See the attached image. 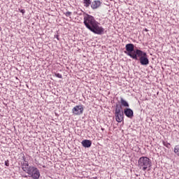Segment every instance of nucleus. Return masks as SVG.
I'll list each match as a JSON object with an SVG mask.
<instances>
[{
	"mask_svg": "<svg viewBox=\"0 0 179 179\" xmlns=\"http://www.w3.org/2000/svg\"><path fill=\"white\" fill-rule=\"evenodd\" d=\"M84 24L87 29L95 34H101L104 31V29L97 24V22H96V20L92 15L86 14L84 16Z\"/></svg>",
	"mask_w": 179,
	"mask_h": 179,
	"instance_id": "nucleus-1",
	"label": "nucleus"
},
{
	"mask_svg": "<svg viewBox=\"0 0 179 179\" xmlns=\"http://www.w3.org/2000/svg\"><path fill=\"white\" fill-rule=\"evenodd\" d=\"M24 162L22 164V169L24 173L31 177L33 179L40 178V171L36 167L29 165V162L26 161V158L23 157Z\"/></svg>",
	"mask_w": 179,
	"mask_h": 179,
	"instance_id": "nucleus-2",
	"label": "nucleus"
},
{
	"mask_svg": "<svg viewBox=\"0 0 179 179\" xmlns=\"http://www.w3.org/2000/svg\"><path fill=\"white\" fill-rule=\"evenodd\" d=\"M126 51L124 54L132 58L133 59L138 60V55L136 54V50L135 51V45L132 43H129L125 45Z\"/></svg>",
	"mask_w": 179,
	"mask_h": 179,
	"instance_id": "nucleus-3",
	"label": "nucleus"
},
{
	"mask_svg": "<svg viewBox=\"0 0 179 179\" xmlns=\"http://www.w3.org/2000/svg\"><path fill=\"white\" fill-rule=\"evenodd\" d=\"M138 166L139 169H142L143 171H146L148 167H150V159L148 157H141L138 159Z\"/></svg>",
	"mask_w": 179,
	"mask_h": 179,
	"instance_id": "nucleus-4",
	"label": "nucleus"
},
{
	"mask_svg": "<svg viewBox=\"0 0 179 179\" xmlns=\"http://www.w3.org/2000/svg\"><path fill=\"white\" fill-rule=\"evenodd\" d=\"M136 52L137 54V59L138 57L141 65H149V59L148 58V54H146V52L139 49L136 50Z\"/></svg>",
	"mask_w": 179,
	"mask_h": 179,
	"instance_id": "nucleus-5",
	"label": "nucleus"
},
{
	"mask_svg": "<svg viewBox=\"0 0 179 179\" xmlns=\"http://www.w3.org/2000/svg\"><path fill=\"white\" fill-rule=\"evenodd\" d=\"M115 117L117 122H122L124 121V112L121 110V108L117 107L115 108Z\"/></svg>",
	"mask_w": 179,
	"mask_h": 179,
	"instance_id": "nucleus-6",
	"label": "nucleus"
},
{
	"mask_svg": "<svg viewBox=\"0 0 179 179\" xmlns=\"http://www.w3.org/2000/svg\"><path fill=\"white\" fill-rule=\"evenodd\" d=\"M83 105H78L76 106L73 109H72V113L73 115H80V114H83Z\"/></svg>",
	"mask_w": 179,
	"mask_h": 179,
	"instance_id": "nucleus-7",
	"label": "nucleus"
},
{
	"mask_svg": "<svg viewBox=\"0 0 179 179\" xmlns=\"http://www.w3.org/2000/svg\"><path fill=\"white\" fill-rule=\"evenodd\" d=\"M124 114L127 117V118H132L134 117V110L131 108H124Z\"/></svg>",
	"mask_w": 179,
	"mask_h": 179,
	"instance_id": "nucleus-8",
	"label": "nucleus"
},
{
	"mask_svg": "<svg viewBox=\"0 0 179 179\" xmlns=\"http://www.w3.org/2000/svg\"><path fill=\"white\" fill-rule=\"evenodd\" d=\"M100 5H101L100 1H93L91 2V8H92V9H97Z\"/></svg>",
	"mask_w": 179,
	"mask_h": 179,
	"instance_id": "nucleus-9",
	"label": "nucleus"
},
{
	"mask_svg": "<svg viewBox=\"0 0 179 179\" xmlns=\"http://www.w3.org/2000/svg\"><path fill=\"white\" fill-rule=\"evenodd\" d=\"M81 143L84 148H90L92 146V141L90 140H83Z\"/></svg>",
	"mask_w": 179,
	"mask_h": 179,
	"instance_id": "nucleus-10",
	"label": "nucleus"
},
{
	"mask_svg": "<svg viewBox=\"0 0 179 179\" xmlns=\"http://www.w3.org/2000/svg\"><path fill=\"white\" fill-rule=\"evenodd\" d=\"M120 103L123 107H129V103L122 98L120 99Z\"/></svg>",
	"mask_w": 179,
	"mask_h": 179,
	"instance_id": "nucleus-11",
	"label": "nucleus"
},
{
	"mask_svg": "<svg viewBox=\"0 0 179 179\" xmlns=\"http://www.w3.org/2000/svg\"><path fill=\"white\" fill-rule=\"evenodd\" d=\"M173 152L176 156L179 157V144L175 146Z\"/></svg>",
	"mask_w": 179,
	"mask_h": 179,
	"instance_id": "nucleus-12",
	"label": "nucleus"
},
{
	"mask_svg": "<svg viewBox=\"0 0 179 179\" xmlns=\"http://www.w3.org/2000/svg\"><path fill=\"white\" fill-rule=\"evenodd\" d=\"M162 143L164 146H166V148H170L171 144L169 143H167V141H162Z\"/></svg>",
	"mask_w": 179,
	"mask_h": 179,
	"instance_id": "nucleus-13",
	"label": "nucleus"
},
{
	"mask_svg": "<svg viewBox=\"0 0 179 179\" xmlns=\"http://www.w3.org/2000/svg\"><path fill=\"white\" fill-rule=\"evenodd\" d=\"M55 76H56V78H59V79H62V74L59 73H55Z\"/></svg>",
	"mask_w": 179,
	"mask_h": 179,
	"instance_id": "nucleus-14",
	"label": "nucleus"
},
{
	"mask_svg": "<svg viewBox=\"0 0 179 179\" xmlns=\"http://www.w3.org/2000/svg\"><path fill=\"white\" fill-rule=\"evenodd\" d=\"M64 15L67 17H69V16H71V15H72L71 12L67 11L66 13H64Z\"/></svg>",
	"mask_w": 179,
	"mask_h": 179,
	"instance_id": "nucleus-15",
	"label": "nucleus"
},
{
	"mask_svg": "<svg viewBox=\"0 0 179 179\" xmlns=\"http://www.w3.org/2000/svg\"><path fill=\"white\" fill-rule=\"evenodd\" d=\"M91 2L92 1H85V5H87V6H89V5H90Z\"/></svg>",
	"mask_w": 179,
	"mask_h": 179,
	"instance_id": "nucleus-16",
	"label": "nucleus"
},
{
	"mask_svg": "<svg viewBox=\"0 0 179 179\" xmlns=\"http://www.w3.org/2000/svg\"><path fill=\"white\" fill-rule=\"evenodd\" d=\"M5 166H6L7 167H9V162H8V161H6L5 162Z\"/></svg>",
	"mask_w": 179,
	"mask_h": 179,
	"instance_id": "nucleus-17",
	"label": "nucleus"
},
{
	"mask_svg": "<svg viewBox=\"0 0 179 179\" xmlns=\"http://www.w3.org/2000/svg\"><path fill=\"white\" fill-rule=\"evenodd\" d=\"M20 12H21V13L24 14L25 11H24V10H20Z\"/></svg>",
	"mask_w": 179,
	"mask_h": 179,
	"instance_id": "nucleus-18",
	"label": "nucleus"
},
{
	"mask_svg": "<svg viewBox=\"0 0 179 179\" xmlns=\"http://www.w3.org/2000/svg\"><path fill=\"white\" fill-rule=\"evenodd\" d=\"M144 31H149V29H148L147 28L144 29Z\"/></svg>",
	"mask_w": 179,
	"mask_h": 179,
	"instance_id": "nucleus-19",
	"label": "nucleus"
},
{
	"mask_svg": "<svg viewBox=\"0 0 179 179\" xmlns=\"http://www.w3.org/2000/svg\"><path fill=\"white\" fill-rule=\"evenodd\" d=\"M24 177H25V178H27V176H25Z\"/></svg>",
	"mask_w": 179,
	"mask_h": 179,
	"instance_id": "nucleus-20",
	"label": "nucleus"
},
{
	"mask_svg": "<svg viewBox=\"0 0 179 179\" xmlns=\"http://www.w3.org/2000/svg\"><path fill=\"white\" fill-rule=\"evenodd\" d=\"M84 1H89V0H84Z\"/></svg>",
	"mask_w": 179,
	"mask_h": 179,
	"instance_id": "nucleus-21",
	"label": "nucleus"
}]
</instances>
